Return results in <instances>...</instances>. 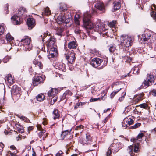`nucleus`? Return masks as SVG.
I'll return each instance as SVG.
<instances>
[{
	"label": "nucleus",
	"mask_w": 156,
	"mask_h": 156,
	"mask_svg": "<svg viewBox=\"0 0 156 156\" xmlns=\"http://www.w3.org/2000/svg\"><path fill=\"white\" fill-rule=\"evenodd\" d=\"M64 30L63 29L61 28H58L56 30V34L60 37L64 36L65 35L63 32Z\"/></svg>",
	"instance_id": "obj_23"
},
{
	"label": "nucleus",
	"mask_w": 156,
	"mask_h": 156,
	"mask_svg": "<svg viewBox=\"0 0 156 156\" xmlns=\"http://www.w3.org/2000/svg\"><path fill=\"white\" fill-rule=\"evenodd\" d=\"M4 27L2 25H0V35L2 34L4 31Z\"/></svg>",
	"instance_id": "obj_41"
},
{
	"label": "nucleus",
	"mask_w": 156,
	"mask_h": 156,
	"mask_svg": "<svg viewBox=\"0 0 156 156\" xmlns=\"http://www.w3.org/2000/svg\"><path fill=\"white\" fill-rule=\"evenodd\" d=\"M133 148V146L132 145H130L128 147L127 150H128L129 151V153L130 154H131V152L132 151Z\"/></svg>",
	"instance_id": "obj_51"
},
{
	"label": "nucleus",
	"mask_w": 156,
	"mask_h": 156,
	"mask_svg": "<svg viewBox=\"0 0 156 156\" xmlns=\"http://www.w3.org/2000/svg\"><path fill=\"white\" fill-rule=\"evenodd\" d=\"M152 11L151 13V16L153 19L156 21V13L155 11L153 10V8L152 7L151 8Z\"/></svg>",
	"instance_id": "obj_32"
},
{
	"label": "nucleus",
	"mask_w": 156,
	"mask_h": 156,
	"mask_svg": "<svg viewBox=\"0 0 156 156\" xmlns=\"http://www.w3.org/2000/svg\"><path fill=\"white\" fill-rule=\"evenodd\" d=\"M66 57L68 62L70 63H72L75 59V54L73 52H70L67 55H66Z\"/></svg>",
	"instance_id": "obj_13"
},
{
	"label": "nucleus",
	"mask_w": 156,
	"mask_h": 156,
	"mask_svg": "<svg viewBox=\"0 0 156 156\" xmlns=\"http://www.w3.org/2000/svg\"><path fill=\"white\" fill-rule=\"evenodd\" d=\"M56 48L54 47L52 48H47V56L50 60H51V58H53L57 56L58 53Z\"/></svg>",
	"instance_id": "obj_6"
},
{
	"label": "nucleus",
	"mask_w": 156,
	"mask_h": 156,
	"mask_svg": "<svg viewBox=\"0 0 156 156\" xmlns=\"http://www.w3.org/2000/svg\"><path fill=\"white\" fill-rule=\"evenodd\" d=\"M10 154V156H16L15 153H12L10 151L9 152V154Z\"/></svg>",
	"instance_id": "obj_60"
},
{
	"label": "nucleus",
	"mask_w": 156,
	"mask_h": 156,
	"mask_svg": "<svg viewBox=\"0 0 156 156\" xmlns=\"http://www.w3.org/2000/svg\"><path fill=\"white\" fill-rule=\"evenodd\" d=\"M94 6L98 9L101 11H103L104 9V6L103 3L99 0L95 1V2L94 4Z\"/></svg>",
	"instance_id": "obj_14"
},
{
	"label": "nucleus",
	"mask_w": 156,
	"mask_h": 156,
	"mask_svg": "<svg viewBox=\"0 0 156 156\" xmlns=\"http://www.w3.org/2000/svg\"><path fill=\"white\" fill-rule=\"evenodd\" d=\"M33 64L35 65V66H38L41 69H42L43 66L42 63L40 62L37 61L36 59H34L33 61Z\"/></svg>",
	"instance_id": "obj_22"
},
{
	"label": "nucleus",
	"mask_w": 156,
	"mask_h": 156,
	"mask_svg": "<svg viewBox=\"0 0 156 156\" xmlns=\"http://www.w3.org/2000/svg\"><path fill=\"white\" fill-rule=\"evenodd\" d=\"M121 7V4L119 2L117 1H115L113 2V9L115 11L119 9Z\"/></svg>",
	"instance_id": "obj_21"
},
{
	"label": "nucleus",
	"mask_w": 156,
	"mask_h": 156,
	"mask_svg": "<svg viewBox=\"0 0 156 156\" xmlns=\"http://www.w3.org/2000/svg\"><path fill=\"white\" fill-rule=\"evenodd\" d=\"M45 79V77L38 76L37 77L36 79L34 81L33 84L34 86H36L38 84L43 82Z\"/></svg>",
	"instance_id": "obj_17"
},
{
	"label": "nucleus",
	"mask_w": 156,
	"mask_h": 156,
	"mask_svg": "<svg viewBox=\"0 0 156 156\" xmlns=\"http://www.w3.org/2000/svg\"><path fill=\"white\" fill-rule=\"evenodd\" d=\"M139 149V145L138 142H137V144H136L134 146V152L135 153L138 152Z\"/></svg>",
	"instance_id": "obj_38"
},
{
	"label": "nucleus",
	"mask_w": 156,
	"mask_h": 156,
	"mask_svg": "<svg viewBox=\"0 0 156 156\" xmlns=\"http://www.w3.org/2000/svg\"><path fill=\"white\" fill-rule=\"evenodd\" d=\"M126 93L125 92H124L122 94V96L120 97L118 99V101L120 102L123 101L124 99V97L126 95Z\"/></svg>",
	"instance_id": "obj_42"
},
{
	"label": "nucleus",
	"mask_w": 156,
	"mask_h": 156,
	"mask_svg": "<svg viewBox=\"0 0 156 156\" xmlns=\"http://www.w3.org/2000/svg\"><path fill=\"white\" fill-rule=\"evenodd\" d=\"M45 99L44 95L42 93L39 94L37 97V100L39 101H42Z\"/></svg>",
	"instance_id": "obj_29"
},
{
	"label": "nucleus",
	"mask_w": 156,
	"mask_h": 156,
	"mask_svg": "<svg viewBox=\"0 0 156 156\" xmlns=\"http://www.w3.org/2000/svg\"><path fill=\"white\" fill-rule=\"evenodd\" d=\"M86 139L88 141V142H87V143H89L91 141V138L90 136L89 135L86 134Z\"/></svg>",
	"instance_id": "obj_44"
},
{
	"label": "nucleus",
	"mask_w": 156,
	"mask_h": 156,
	"mask_svg": "<svg viewBox=\"0 0 156 156\" xmlns=\"http://www.w3.org/2000/svg\"><path fill=\"white\" fill-rule=\"evenodd\" d=\"M31 41V38L27 37L21 41V44L23 45V49L24 50H30L32 48V44H30Z\"/></svg>",
	"instance_id": "obj_4"
},
{
	"label": "nucleus",
	"mask_w": 156,
	"mask_h": 156,
	"mask_svg": "<svg viewBox=\"0 0 156 156\" xmlns=\"http://www.w3.org/2000/svg\"><path fill=\"white\" fill-rule=\"evenodd\" d=\"M33 128L32 126H29L27 130L29 133H30V131L33 129Z\"/></svg>",
	"instance_id": "obj_56"
},
{
	"label": "nucleus",
	"mask_w": 156,
	"mask_h": 156,
	"mask_svg": "<svg viewBox=\"0 0 156 156\" xmlns=\"http://www.w3.org/2000/svg\"><path fill=\"white\" fill-rule=\"evenodd\" d=\"M115 50V47L114 45L110 46L109 48V51L111 52H113Z\"/></svg>",
	"instance_id": "obj_46"
},
{
	"label": "nucleus",
	"mask_w": 156,
	"mask_h": 156,
	"mask_svg": "<svg viewBox=\"0 0 156 156\" xmlns=\"http://www.w3.org/2000/svg\"><path fill=\"white\" fill-rule=\"evenodd\" d=\"M63 153L61 151H59L56 154L55 156H62Z\"/></svg>",
	"instance_id": "obj_53"
},
{
	"label": "nucleus",
	"mask_w": 156,
	"mask_h": 156,
	"mask_svg": "<svg viewBox=\"0 0 156 156\" xmlns=\"http://www.w3.org/2000/svg\"><path fill=\"white\" fill-rule=\"evenodd\" d=\"M69 133L68 130H66L63 131L61 135V139H63L66 135H68Z\"/></svg>",
	"instance_id": "obj_35"
},
{
	"label": "nucleus",
	"mask_w": 156,
	"mask_h": 156,
	"mask_svg": "<svg viewBox=\"0 0 156 156\" xmlns=\"http://www.w3.org/2000/svg\"><path fill=\"white\" fill-rule=\"evenodd\" d=\"M84 128V126H83L82 125H80L79 126H76L75 128V130H78L80 129H83Z\"/></svg>",
	"instance_id": "obj_50"
},
{
	"label": "nucleus",
	"mask_w": 156,
	"mask_h": 156,
	"mask_svg": "<svg viewBox=\"0 0 156 156\" xmlns=\"http://www.w3.org/2000/svg\"><path fill=\"white\" fill-rule=\"evenodd\" d=\"M151 37V35L149 33H145L142 35V37L141 39L143 40L144 42H149L151 41L150 37Z\"/></svg>",
	"instance_id": "obj_18"
},
{
	"label": "nucleus",
	"mask_w": 156,
	"mask_h": 156,
	"mask_svg": "<svg viewBox=\"0 0 156 156\" xmlns=\"http://www.w3.org/2000/svg\"><path fill=\"white\" fill-rule=\"evenodd\" d=\"M108 120V118L107 117H106L105 118L103 121V122L104 123V124L105 123H106V122H107Z\"/></svg>",
	"instance_id": "obj_63"
},
{
	"label": "nucleus",
	"mask_w": 156,
	"mask_h": 156,
	"mask_svg": "<svg viewBox=\"0 0 156 156\" xmlns=\"http://www.w3.org/2000/svg\"><path fill=\"white\" fill-rule=\"evenodd\" d=\"M10 57L9 56H6L3 59V62L4 63H6L7 61H9L10 58Z\"/></svg>",
	"instance_id": "obj_48"
},
{
	"label": "nucleus",
	"mask_w": 156,
	"mask_h": 156,
	"mask_svg": "<svg viewBox=\"0 0 156 156\" xmlns=\"http://www.w3.org/2000/svg\"><path fill=\"white\" fill-rule=\"evenodd\" d=\"M22 138L19 135L18 136L16 137V140L17 141H19L21 140Z\"/></svg>",
	"instance_id": "obj_59"
},
{
	"label": "nucleus",
	"mask_w": 156,
	"mask_h": 156,
	"mask_svg": "<svg viewBox=\"0 0 156 156\" xmlns=\"http://www.w3.org/2000/svg\"><path fill=\"white\" fill-rule=\"evenodd\" d=\"M111 150L110 148H109L107 151V156H109L111 153Z\"/></svg>",
	"instance_id": "obj_54"
},
{
	"label": "nucleus",
	"mask_w": 156,
	"mask_h": 156,
	"mask_svg": "<svg viewBox=\"0 0 156 156\" xmlns=\"http://www.w3.org/2000/svg\"><path fill=\"white\" fill-rule=\"evenodd\" d=\"M57 92V91L56 89L52 88L48 92V96H53L56 94Z\"/></svg>",
	"instance_id": "obj_24"
},
{
	"label": "nucleus",
	"mask_w": 156,
	"mask_h": 156,
	"mask_svg": "<svg viewBox=\"0 0 156 156\" xmlns=\"http://www.w3.org/2000/svg\"><path fill=\"white\" fill-rule=\"evenodd\" d=\"M106 97L107 96L106 95V93H105L104 94L103 96H102L100 98H91L90 100V102H93L97 101L98 100H104L106 98Z\"/></svg>",
	"instance_id": "obj_25"
},
{
	"label": "nucleus",
	"mask_w": 156,
	"mask_h": 156,
	"mask_svg": "<svg viewBox=\"0 0 156 156\" xmlns=\"http://www.w3.org/2000/svg\"><path fill=\"white\" fill-rule=\"evenodd\" d=\"M37 129L39 130H41L42 129L41 126L40 125L37 124Z\"/></svg>",
	"instance_id": "obj_61"
},
{
	"label": "nucleus",
	"mask_w": 156,
	"mask_h": 156,
	"mask_svg": "<svg viewBox=\"0 0 156 156\" xmlns=\"http://www.w3.org/2000/svg\"><path fill=\"white\" fill-rule=\"evenodd\" d=\"M136 100V102H137L139 101H140L141 99L140 98V97L139 96L137 97V99H135Z\"/></svg>",
	"instance_id": "obj_64"
},
{
	"label": "nucleus",
	"mask_w": 156,
	"mask_h": 156,
	"mask_svg": "<svg viewBox=\"0 0 156 156\" xmlns=\"http://www.w3.org/2000/svg\"><path fill=\"white\" fill-rule=\"evenodd\" d=\"M116 22L115 21H112L109 24V26L111 27H115L116 26Z\"/></svg>",
	"instance_id": "obj_36"
},
{
	"label": "nucleus",
	"mask_w": 156,
	"mask_h": 156,
	"mask_svg": "<svg viewBox=\"0 0 156 156\" xmlns=\"http://www.w3.org/2000/svg\"><path fill=\"white\" fill-rule=\"evenodd\" d=\"M27 11L26 8L23 7H21L18 9L16 12V15L14 14L11 18V20L13 23L14 25H18L20 24V18L25 19L27 17L26 13Z\"/></svg>",
	"instance_id": "obj_2"
},
{
	"label": "nucleus",
	"mask_w": 156,
	"mask_h": 156,
	"mask_svg": "<svg viewBox=\"0 0 156 156\" xmlns=\"http://www.w3.org/2000/svg\"><path fill=\"white\" fill-rule=\"evenodd\" d=\"M139 106L142 108H145L147 107V105L146 103H144L140 105Z\"/></svg>",
	"instance_id": "obj_49"
},
{
	"label": "nucleus",
	"mask_w": 156,
	"mask_h": 156,
	"mask_svg": "<svg viewBox=\"0 0 156 156\" xmlns=\"http://www.w3.org/2000/svg\"><path fill=\"white\" fill-rule=\"evenodd\" d=\"M6 80L10 85L14 83V80L12 75L10 74H9L7 76Z\"/></svg>",
	"instance_id": "obj_20"
},
{
	"label": "nucleus",
	"mask_w": 156,
	"mask_h": 156,
	"mask_svg": "<svg viewBox=\"0 0 156 156\" xmlns=\"http://www.w3.org/2000/svg\"><path fill=\"white\" fill-rule=\"evenodd\" d=\"M102 61V59L99 58H93L90 64L93 67L97 68L100 65Z\"/></svg>",
	"instance_id": "obj_9"
},
{
	"label": "nucleus",
	"mask_w": 156,
	"mask_h": 156,
	"mask_svg": "<svg viewBox=\"0 0 156 156\" xmlns=\"http://www.w3.org/2000/svg\"><path fill=\"white\" fill-rule=\"evenodd\" d=\"M68 48L70 49L73 48L75 49L76 48L77 44L75 42L72 41L68 43Z\"/></svg>",
	"instance_id": "obj_27"
},
{
	"label": "nucleus",
	"mask_w": 156,
	"mask_h": 156,
	"mask_svg": "<svg viewBox=\"0 0 156 156\" xmlns=\"http://www.w3.org/2000/svg\"><path fill=\"white\" fill-rule=\"evenodd\" d=\"M122 84L121 82H116L112 84V87L113 88H114V89H116V86H118L119 88L118 89L115 90L111 94L110 97L111 98H112L117 93L121 90L122 88L121 85Z\"/></svg>",
	"instance_id": "obj_7"
},
{
	"label": "nucleus",
	"mask_w": 156,
	"mask_h": 156,
	"mask_svg": "<svg viewBox=\"0 0 156 156\" xmlns=\"http://www.w3.org/2000/svg\"><path fill=\"white\" fill-rule=\"evenodd\" d=\"M12 91L17 92L18 90V88H16V86H13L12 89Z\"/></svg>",
	"instance_id": "obj_52"
},
{
	"label": "nucleus",
	"mask_w": 156,
	"mask_h": 156,
	"mask_svg": "<svg viewBox=\"0 0 156 156\" xmlns=\"http://www.w3.org/2000/svg\"><path fill=\"white\" fill-rule=\"evenodd\" d=\"M133 122V121L130 118H126L122 123V127L127 128L130 125L132 124Z\"/></svg>",
	"instance_id": "obj_11"
},
{
	"label": "nucleus",
	"mask_w": 156,
	"mask_h": 156,
	"mask_svg": "<svg viewBox=\"0 0 156 156\" xmlns=\"http://www.w3.org/2000/svg\"><path fill=\"white\" fill-rule=\"evenodd\" d=\"M56 40L54 38H51L47 41V48L56 47L55 44Z\"/></svg>",
	"instance_id": "obj_15"
},
{
	"label": "nucleus",
	"mask_w": 156,
	"mask_h": 156,
	"mask_svg": "<svg viewBox=\"0 0 156 156\" xmlns=\"http://www.w3.org/2000/svg\"><path fill=\"white\" fill-rule=\"evenodd\" d=\"M55 17L56 19V22L58 24H61L64 22L65 17L64 15L60 13L59 14H55Z\"/></svg>",
	"instance_id": "obj_12"
},
{
	"label": "nucleus",
	"mask_w": 156,
	"mask_h": 156,
	"mask_svg": "<svg viewBox=\"0 0 156 156\" xmlns=\"http://www.w3.org/2000/svg\"><path fill=\"white\" fill-rule=\"evenodd\" d=\"M144 134L143 133H141L139 134L136 138V139H134L133 140V141L134 142H136V140H138L139 142L141 141L142 138L144 136Z\"/></svg>",
	"instance_id": "obj_30"
},
{
	"label": "nucleus",
	"mask_w": 156,
	"mask_h": 156,
	"mask_svg": "<svg viewBox=\"0 0 156 156\" xmlns=\"http://www.w3.org/2000/svg\"><path fill=\"white\" fill-rule=\"evenodd\" d=\"M0 42H1V43L2 44H7V43H8V41H7V40L5 38H3L2 39H0Z\"/></svg>",
	"instance_id": "obj_43"
},
{
	"label": "nucleus",
	"mask_w": 156,
	"mask_h": 156,
	"mask_svg": "<svg viewBox=\"0 0 156 156\" xmlns=\"http://www.w3.org/2000/svg\"><path fill=\"white\" fill-rule=\"evenodd\" d=\"M17 117L20 118L22 120H23L24 121V122H28L29 121V120L26 117L24 116H20V115H17Z\"/></svg>",
	"instance_id": "obj_34"
},
{
	"label": "nucleus",
	"mask_w": 156,
	"mask_h": 156,
	"mask_svg": "<svg viewBox=\"0 0 156 156\" xmlns=\"http://www.w3.org/2000/svg\"><path fill=\"white\" fill-rule=\"evenodd\" d=\"M53 119L55 120L56 119L58 118L60 116V114L58 111L57 109H55L53 112Z\"/></svg>",
	"instance_id": "obj_26"
},
{
	"label": "nucleus",
	"mask_w": 156,
	"mask_h": 156,
	"mask_svg": "<svg viewBox=\"0 0 156 156\" xmlns=\"http://www.w3.org/2000/svg\"><path fill=\"white\" fill-rule=\"evenodd\" d=\"M151 133H156V127L151 130Z\"/></svg>",
	"instance_id": "obj_62"
},
{
	"label": "nucleus",
	"mask_w": 156,
	"mask_h": 156,
	"mask_svg": "<svg viewBox=\"0 0 156 156\" xmlns=\"http://www.w3.org/2000/svg\"><path fill=\"white\" fill-rule=\"evenodd\" d=\"M45 132V130L42 129L41 131L40 132L38 133L39 137L40 138H41L42 136L43 135L44 133Z\"/></svg>",
	"instance_id": "obj_45"
},
{
	"label": "nucleus",
	"mask_w": 156,
	"mask_h": 156,
	"mask_svg": "<svg viewBox=\"0 0 156 156\" xmlns=\"http://www.w3.org/2000/svg\"><path fill=\"white\" fill-rule=\"evenodd\" d=\"M48 35V33H45L44 34L41 35L40 36L41 38L42 39V41H44V37H46Z\"/></svg>",
	"instance_id": "obj_55"
},
{
	"label": "nucleus",
	"mask_w": 156,
	"mask_h": 156,
	"mask_svg": "<svg viewBox=\"0 0 156 156\" xmlns=\"http://www.w3.org/2000/svg\"><path fill=\"white\" fill-rule=\"evenodd\" d=\"M141 66V65L140 64L137 66L135 65L134 68L132 69L131 71H133V73L136 75L138 74L139 72V67L140 68Z\"/></svg>",
	"instance_id": "obj_19"
},
{
	"label": "nucleus",
	"mask_w": 156,
	"mask_h": 156,
	"mask_svg": "<svg viewBox=\"0 0 156 156\" xmlns=\"http://www.w3.org/2000/svg\"><path fill=\"white\" fill-rule=\"evenodd\" d=\"M51 13L50 11L49 10V8L48 7L45 8L44 10V12H42V15L45 14L46 15H50Z\"/></svg>",
	"instance_id": "obj_33"
},
{
	"label": "nucleus",
	"mask_w": 156,
	"mask_h": 156,
	"mask_svg": "<svg viewBox=\"0 0 156 156\" xmlns=\"http://www.w3.org/2000/svg\"><path fill=\"white\" fill-rule=\"evenodd\" d=\"M57 97L56 96L53 97L51 101V104L53 105L57 100Z\"/></svg>",
	"instance_id": "obj_40"
},
{
	"label": "nucleus",
	"mask_w": 156,
	"mask_h": 156,
	"mask_svg": "<svg viewBox=\"0 0 156 156\" xmlns=\"http://www.w3.org/2000/svg\"><path fill=\"white\" fill-rule=\"evenodd\" d=\"M81 31L80 30L78 29L77 28H76L75 30V32L77 34L80 33L81 32Z\"/></svg>",
	"instance_id": "obj_58"
},
{
	"label": "nucleus",
	"mask_w": 156,
	"mask_h": 156,
	"mask_svg": "<svg viewBox=\"0 0 156 156\" xmlns=\"http://www.w3.org/2000/svg\"><path fill=\"white\" fill-rule=\"evenodd\" d=\"M6 39L7 40L9 44L7 45L8 48L6 49L7 51H9L10 50L11 48V44L12 42L14 40V38L12 37L10 34L8 33L6 35Z\"/></svg>",
	"instance_id": "obj_10"
},
{
	"label": "nucleus",
	"mask_w": 156,
	"mask_h": 156,
	"mask_svg": "<svg viewBox=\"0 0 156 156\" xmlns=\"http://www.w3.org/2000/svg\"><path fill=\"white\" fill-rule=\"evenodd\" d=\"M20 128H18L17 131L20 133H22L24 132V129L22 126H20Z\"/></svg>",
	"instance_id": "obj_47"
},
{
	"label": "nucleus",
	"mask_w": 156,
	"mask_h": 156,
	"mask_svg": "<svg viewBox=\"0 0 156 156\" xmlns=\"http://www.w3.org/2000/svg\"><path fill=\"white\" fill-rule=\"evenodd\" d=\"M35 22V20L33 18H29L27 19V24L29 29H31L34 26Z\"/></svg>",
	"instance_id": "obj_16"
},
{
	"label": "nucleus",
	"mask_w": 156,
	"mask_h": 156,
	"mask_svg": "<svg viewBox=\"0 0 156 156\" xmlns=\"http://www.w3.org/2000/svg\"><path fill=\"white\" fill-rule=\"evenodd\" d=\"M60 9L63 11H65L67 10L66 5L64 3L61 4L60 6Z\"/></svg>",
	"instance_id": "obj_31"
},
{
	"label": "nucleus",
	"mask_w": 156,
	"mask_h": 156,
	"mask_svg": "<svg viewBox=\"0 0 156 156\" xmlns=\"http://www.w3.org/2000/svg\"><path fill=\"white\" fill-rule=\"evenodd\" d=\"M90 18L91 15L88 12L84 13L83 21L85 27L88 29L93 28L95 31L101 32V20H98L97 22L94 24L90 20Z\"/></svg>",
	"instance_id": "obj_1"
},
{
	"label": "nucleus",
	"mask_w": 156,
	"mask_h": 156,
	"mask_svg": "<svg viewBox=\"0 0 156 156\" xmlns=\"http://www.w3.org/2000/svg\"><path fill=\"white\" fill-rule=\"evenodd\" d=\"M153 73H150L148 74L146 79L143 82V84L144 85V86L147 87V86L151 85L152 82H154V79Z\"/></svg>",
	"instance_id": "obj_5"
},
{
	"label": "nucleus",
	"mask_w": 156,
	"mask_h": 156,
	"mask_svg": "<svg viewBox=\"0 0 156 156\" xmlns=\"http://www.w3.org/2000/svg\"><path fill=\"white\" fill-rule=\"evenodd\" d=\"M152 94L154 96H156V90L153 89L152 92Z\"/></svg>",
	"instance_id": "obj_57"
},
{
	"label": "nucleus",
	"mask_w": 156,
	"mask_h": 156,
	"mask_svg": "<svg viewBox=\"0 0 156 156\" xmlns=\"http://www.w3.org/2000/svg\"><path fill=\"white\" fill-rule=\"evenodd\" d=\"M71 15L69 14L67 16L66 18H65V19H66L65 20L64 22H65L66 24L69 23L71 20Z\"/></svg>",
	"instance_id": "obj_37"
},
{
	"label": "nucleus",
	"mask_w": 156,
	"mask_h": 156,
	"mask_svg": "<svg viewBox=\"0 0 156 156\" xmlns=\"http://www.w3.org/2000/svg\"><path fill=\"white\" fill-rule=\"evenodd\" d=\"M72 95V93L69 90H68L65 91L63 95L62 98L64 99L68 98L69 96Z\"/></svg>",
	"instance_id": "obj_28"
},
{
	"label": "nucleus",
	"mask_w": 156,
	"mask_h": 156,
	"mask_svg": "<svg viewBox=\"0 0 156 156\" xmlns=\"http://www.w3.org/2000/svg\"><path fill=\"white\" fill-rule=\"evenodd\" d=\"M120 45L126 47L131 46L133 41V39L126 35H122L120 36Z\"/></svg>",
	"instance_id": "obj_3"
},
{
	"label": "nucleus",
	"mask_w": 156,
	"mask_h": 156,
	"mask_svg": "<svg viewBox=\"0 0 156 156\" xmlns=\"http://www.w3.org/2000/svg\"><path fill=\"white\" fill-rule=\"evenodd\" d=\"M54 66L56 69L59 71L65 72L66 70L65 65L62 62H56Z\"/></svg>",
	"instance_id": "obj_8"
},
{
	"label": "nucleus",
	"mask_w": 156,
	"mask_h": 156,
	"mask_svg": "<svg viewBox=\"0 0 156 156\" xmlns=\"http://www.w3.org/2000/svg\"><path fill=\"white\" fill-rule=\"evenodd\" d=\"M141 125L140 123H137L135 124L134 126L130 127V129H136L140 126Z\"/></svg>",
	"instance_id": "obj_39"
}]
</instances>
